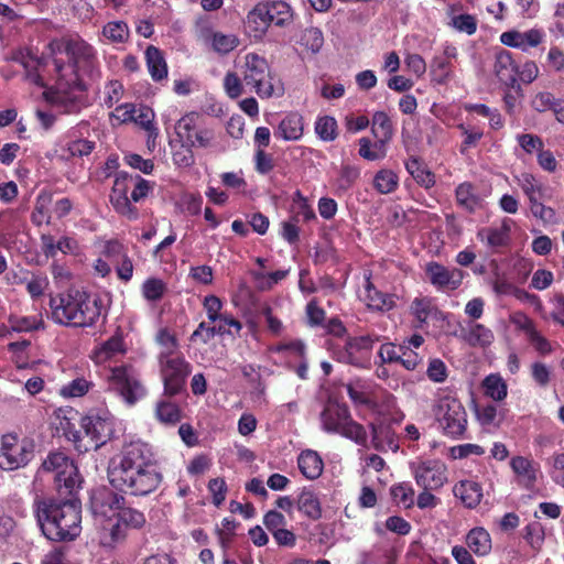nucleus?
<instances>
[{
    "label": "nucleus",
    "mask_w": 564,
    "mask_h": 564,
    "mask_svg": "<svg viewBox=\"0 0 564 564\" xmlns=\"http://www.w3.org/2000/svg\"><path fill=\"white\" fill-rule=\"evenodd\" d=\"M72 64H64L59 58L50 62L39 58L31 53L21 57V65L28 78L37 86L47 87L45 80L46 69L52 67L55 73L56 99L63 101L73 98L72 91L76 88L85 89L90 83L97 82L101 76L100 64L96 48L84 40H72L65 46Z\"/></svg>",
    "instance_id": "f257e3e1"
},
{
    "label": "nucleus",
    "mask_w": 564,
    "mask_h": 564,
    "mask_svg": "<svg viewBox=\"0 0 564 564\" xmlns=\"http://www.w3.org/2000/svg\"><path fill=\"white\" fill-rule=\"evenodd\" d=\"M108 479L117 491L143 497L155 491L162 482V474L152 446L144 442H131L108 468Z\"/></svg>",
    "instance_id": "f03ea898"
},
{
    "label": "nucleus",
    "mask_w": 564,
    "mask_h": 564,
    "mask_svg": "<svg viewBox=\"0 0 564 564\" xmlns=\"http://www.w3.org/2000/svg\"><path fill=\"white\" fill-rule=\"evenodd\" d=\"M33 513L42 534L53 542H70L82 532V503L79 499L36 497Z\"/></svg>",
    "instance_id": "7ed1b4c3"
},
{
    "label": "nucleus",
    "mask_w": 564,
    "mask_h": 564,
    "mask_svg": "<svg viewBox=\"0 0 564 564\" xmlns=\"http://www.w3.org/2000/svg\"><path fill=\"white\" fill-rule=\"evenodd\" d=\"M52 319L68 327H91L101 316L102 301L89 293L70 288L50 299Z\"/></svg>",
    "instance_id": "20e7f679"
},
{
    "label": "nucleus",
    "mask_w": 564,
    "mask_h": 564,
    "mask_svg": "<svg viewBox=\"0 0 564 564\" xmlns=\"http://www.w3.org/2000/svg\"><path fill=\"white\" fill-rule=\"evenodd\" d=\"M241 75L246 87L261 99L280 98L284 95L282 79L271 70L263 57L254 53L245 56Z\"/></svg>",
    "instance_id": "39448f33"
},
{
    "label": "nucleus",
    "mask_w": 564,
    "mask_h": 564,
    "mask_svg": "<svg viewBox=\"0 0 564 564\" xmlns=\"http://www.w3.org/2000/svg\"><path fill=\"white\" fill-rule=\"evenodd\" d=\"M322 427L327 433L339 434L357 445L367 446L368 433L356 422L347 404L328 400L321 413Z\"/></svg>",
    "instance_id": "423d86ee"
},
{
    "label": "nucleus",
    "mask_w": 564,
    "mask_h": 564,
    "mask_svg": "<svg viewBox=\"0 0 564 564\" xmlns=\"http://www.w3.org/2000/svg\"><path fill=\"white\" fill-rule=\"evenodd\" d=\"M158 361L163 383V397L173 398L185 393L187 378L192 373L193 367L184 355H159Z\"/></svg>",
    "instance_id": "0eeeda50"
},
{
    "label": "nucleus",
    "mask_w": 564,
    "mask_h": 564,
    "mask_svg": "<svg viewBox=\"0 0 564 564\" xmlns=\"http://www.w3.org/2000/svg\"><path fill=\"white\" fill-rule=\"evenodd\" d=\"M433 411L445 436L453 440L465 437L468 415L460 400L452 395L441 397Z\"/></svg>",
    "instance_id": "6e6552de"
},
{
    "label": "nucleus",
    "mask_w": 564,
    "mask_h": 564,
    "mask_svg": "<svg viewBox=\"0 0 564 564\" xmlns=\"http://www.w3.org/2000/svg\"><path fill=\"white\" fill-rule=\"evenodd\" d=\"M84 445H77L78 452L98 449L105 445L113 434V422L108 412L90 411L80 419Z\"/></svg>",
    "instance_id": "1a4fd4ad"
},
{
    "label": "nucleus",
    "mask_w": 564,
    "mask_h": 564,
    "mask_svg": "<svg viewBox=\"0 0 564 564\" xmlns=\"http://www.w3.org/2000/svg\"><path fill=\"white\" fill-rule=\"evenodd\" d=\"M108 389L113 391L129 404H135L147 394L139 375L132 366L121 365L110 369L107 376Z\"/></svg>",
    "instance_id": "9d476101"
},
{
    "label": "nucleus",
    "mask_w": 564,
    "mask_h": 564,
    "mask_svg": "<svg viewBox=\"0 0 564 564\" xmlns=\"http://www.w3.org/2000/svg\"><path fill=\"white\" fill-rule=\"evenodd\" d=\"M34 453L33 440H19L17 434H4L1 437L0 468L14 470L24 467L34 458Z\"/></svg>",
    "instance_id": "9b49d317"
},
{
    "label": "nucleus",
    "mask_w": 564,
    "mask_h": 564,
    "mask_svg": "<svg viewBox=\"0 0 564 564\" xmlns=\"http://www.w3.org/2000/svg\"><path fill=\"white\" fill-rule=\"evenodd\" d=\"M416 485L422 489H441L447 481V468L440 459L417 460L410 464Z\"/></svg>",
    "instance_id": "f8f14e48"
},
{
    "label": "nucleus",
    "mask_w": 564,
    "mask_h": 564,
    "mask_svg": "<svg viewBox=\"0 0 564 564\" xmlns=\"http://www.w3.org/2000/svg\"><path fill=\"white\" fill-rule=\"evenodd\" d=\"M379 340L377 335L347 337L344 349L338 352V360L356 367H364L370 358L373 345Z\"/></svg>",
    "instance_id": "ddd939ff"
},
{
    "label": "nucleus",
    "mask_w": 564,
    "mask_h": 564,
    "mask_svg": "<svg viewBox=\"0 0 564 564\" xmlns=\"http://www.w3.org/2000/svg\"><path fill=\"white\" fill-rule=\"evenodd\" d=\"M520 185L530 200V209L533 216L541 219L544 224H554L556 220L554 209L543 205L541 202L550 196L549 188L541 184L540 178H523Z\"/></svg>",
    "instance_id": "4468645a"
},
{
    "label": "nucleus",
    "mask_w": 564,
    "mask_h": 564,
    "mask_svg": "<svg viewBox=\"0 0 564 564\" xmlns=\"http://www.w3.org/2000/svg\"><path fill=\"white\" fill-rule=\"evenodd\" d=\"M397 422L388 419H377L369 424L371 430V445L378 452L392 451L397 453L400 448V437L395 431Z\"/></svg>",
    "instance_id": "2eb2a0df"
},
{
    "label": "nucleus",
    "mask_w": 564,
    "mask_h": 564,
    "mask_svg": "<svg viewBox=\"0 0 564 564\" xmlns=\"http://www.w3.org/2000/svg\"><path fill=\"white\" fill-rule=\"evenodd\" d=\"M124 503L122 495L105 486L91 490L89 508L96 517L110 518L117 514L120 506Z\"/></svg>",
    "instance_id": "dca6fc26"
},
{
    "label": "nucleus",
    "mask_w": 564,
    "mask_h": 564,
    "mask_svg": "<svg viewBox=\"0 0 564 564\" xmlns=\"http://www.w3.org/2000/svg\"><path fill=\"white\" fill-rule=\"evenodd\" d=\"M425 273L431 284L442 291L458 289L464 279V272L460 269H447L436 261L426 264Z\"/></svg>",
    "instance_id": "f3484780"
},
{
    "label": "nucleus",
    "mask_w": 564,
    "mask_h": 564,
    "mask_svg": "<svg viewBox=\"0 0 564 564\" xmlns=\"http://www.w3.org/2000/svg\"><path fill=\"white\" fill-rule=\"evenodd\" d=\"M512 220L505 218L498 227H484L477 231V239L485 243L492 253H501L511 242Z\"/></svg>",
    "instance_id": "a211bd4d"
},
{
    "label": "nucleus",
    "mask_w": 564,
    "mask_h": 564,
    "mask_svg": "<svg viewBox=\"0 0 564 564\" xmlns=\"http://www.w3.org/2000/svg\"><path fill=\"white\" fill-rule=\"evenodd\" d=\"M545 40V32L540 28H532L527 31L510 30L501 33L500 42L509 47L528 52L538 47Z\"/></svg>",
    "instance_id": "6ab92c4d"
},
{
    "label": "nucleus",
    "mask_w": 564,
    "mask_h": 564,
    "mask_svg": "<svg viewBox=\"0 0 564 564\" xmlns=\"http://www.w3.org/2000/svg\"><path fill=\"white\" fill-rule=\"evenodd\" d=\"M127 181L128 178H115L110 202L118 214L132 220L138 218L139 213L128 197Z\"/></svg>",
    "instance_id": "aec40b11"
},
{
    "label": "nucleus",
    "mask_w": 564,
    "mask_h": 564,
    "mask_svg": "<svg viewBox=\"0 0 564 564\" xmlns=\"http://www.w3.org/2000/svg\"><path fill=\"white\" fill-rule=\"evenodd\" d=\"M510 467L518 477V484L532 490L538 479L539 466L532 459L523 456H514L510 460Z\"/></svg>",
    "instance_id": "412c9836"
},
{
    "label": "nucleus",
    "mask_w": 564,
    "mask_h": 564,
    "mask_svg": "<svg viewBox=\"0 0 564 564\" xmlns=\"http://www.w3.org/2000/svg\"><path fill=\"white\" fill-rule=\"evenodd\" d=\"M80 482L82 479L75 466L59 470L55 475V487L58 494L56 499H77L76 494L80 488Z\"/></svg>",
    "instance_id": "4be33fe9"
},
{
    "label": "nucleus",
    "mask_w": 564,
    "mask_h": 564,
    "mask_svg": "<svg viewBox=\"0 0 564 564\" xmlns=\"http://www.w3.org/2000/svg\"><path fill=\"white\" fill-rule=\"evenodd\" d=\"M269 14V11L267 10V7L263 6V2L258 3L248 14L245 22V29L246 33L259 41L262 40L265 35L270 22L269 18L267 17Z\"/></svg>",
    "instance_id": "5701e85b"
},
{
    "label": "nucleus",
    "mask_w": 564,
    "mask_h": 564,
    "mask_svg": "<svg viewBox=\"0 0 564 564\" xmlns=\"http://www.w3.org/2000/svg\"><path fill=\"white\" fill-rule=\"evenodd\" d=\"M494 72L501 84L507 87L514 86L517 82L518 67L510 52L500 50L496 53Z\"/></svg>",
    "instance_id": "b1692460"
},
{
    "label": "nucleus",
    "mask_w": 564,
    "mask_h": 564,
    "mask_svg": "<svg viewBox=\"0 0 564 564\" xmlns=\"http://www.w3.org/2000/svg\"><path fill=\"white\" fill-rule=\"evenodd\" d=\"M365 301L369 310L378 312H388L395 306L394 295L376 289L370 274L366 275Z\"/></svg>",
    "instance_id": "393cba45"
},
{
    "label": "nucleus",
    "mask_w": 564,
    "mask_h": 564,
    "mask_svg": "<svg viewBox=\"0 0 564 564\" xmlns=\"http://www.w3.org/2000/svg\"><path fill=\"white\" fill-rule=\"evenodd\" d=\"M303 117L297 112H290L282 118L274 135L284 141H299L303 137Z\"/></svg>",
    "instance_id": "a878e982"
},
{
    "label": "nucleus",
    "mask_w": 564,
    "mask_h": 564,
    "mask_svg": "<svg viewBox=\"0 0 564 564\" xmlns=\"http://www.w3.org/2000/svg\"><path fill=\"white\" fill-rule=\"evenodd\" d=\"M345 388L349 399L356 406L364 405L370 410L377 409L378 402L372 394L371 386L367 381L357 379L348 382Z\"/></svg>",
    "instance_id": "bb28decb"
},
{
    "label": "nucleus",
    "mask_w": 564,
    "mask_h": 564,
    "mask_svg": "<svg viewBox=\"0 0 564 564\" xmlns=\"http://www.w3.org/2000/svg\"><path fill=\"white\" fill-rule=\"evenodd\" d=\"M453 494L466 508L474 509L481 501L482 488L477 481L460 480L454 486Z\"/></svg>",
    "instance_id": "cd10ccee"
},
{
    "label": "nucleus",
    "mask_w": 564,
    "mask_h": 564,
    "mask_svg": "<svg viewBox=\"0 0 564 564\" xmlns=\"http://www.w3.org/2000/svg\"><path fill=\"white\" fill-rule=\"evenodd\" d=\"M297 467L305 478L315 480L323 473L324 462L316 451L305 449L297 457Z\"/></svg>",
    "instance_id": "c85d7f7f"
},
{
    "label": "nucleus",
    "mask_w": 564,
    "mask_h": 564,
    "mask_svg": "<svg viewBox=\"0 0 564 564\" xmlns=\"http://www.w3.org/2000/svg\"><path fill=\"white\" fill-rule=\"evenodd\" d=\"M130 30L124 21L116 20L106 23L100 32L99 41L110 44H121L128 41Z\"/></svg>",
    "instance_id": "c756f323"
},
{
    "label": "nucleus",
    "mask_w": 564,
    "mask_h": 564,
    "mask_svg": "<svg viewBox=\"0 0 564 564\" xmlns=\"http://www.w3.org/2000/svg\"><path fill=\"white\" fill-rule=\"evenodd\" d=\"M297 509L308 519L316 521L322 518V505L317 495L304 488L297 498Z\"/></svg>",
    "instance_id": "7c9ffc66"
},
{
    "label": "nucleus",
    "mask_w": 564,
    "mask_h": 564,
    "mask_svg": "<svg viewBox=\"0 0 564 564\" xmlns=\"http://www.w3.org/2000/svg\"><path fill=\"white\" fill-rule=\"evenodd\" d=\"M145 61L153 80L160 82L167 77V65L163 53L158 47L151 45L145 50Z\"/></svg>",
    "instance_id": "2f4dec72"
},
{
    "label": "nucleus",
    "mask_w": 564,
    "mask_h": 564,
    "mask_svg": "<svg viewBox=\"0 0 564 564\" xmlns=\"http://www.w3.org/2000/svg\"><path fill=\"white\" fill-rule=\"evenodd\" d=\"M466 544L478 556H484L491 550L490 535L484 528L471 529L466 536Z\"/></svg>",
    "instance_id": "473e14b6"
},
{
    "label": "nucleus",
    "mask_w": 564,
    "mask_h": 564,
    "mask_svg": "<svg viewBox=\"0 0 564 564\" xmlns=\"http://www.w3.org/2000/svg\"><path fill=\"white\" fill-rule=\"evenodd\" d=\"M475 413L480 425L487 429H498L503 421V413L494 403L476 405Z\"/></svg>",
    "instance_id": "72a5a7b5"
},
{
    "label": "nucleus",
    "mask_w": 564,
    "mask_h": 564,
    "mask_svg": "<svg viewBox=\"0 0 564 564\" xmlns=\"http://www.w3.org/2000/svg\"><path fill=\"white\" fill-rule=\"evenodd\" d=\"M267 7L270 24L285 26L292 22L293 13L291 7L284 1L263 2Z\"/></svg>",
    "instance_id": "f704fd0d"
},
{
    "label": "nucleus",
    "mask_w": 564,
    "mask_h": 564,
    "mask_svg": "<svg viewBox=\"0 0 564 564\" xmlns=\"http://www.w3.org/2000/svg\"><path fill=\"white\" fill-rule=\"evenodd\" d=\"M484 394L494 401H502L508 394V386L498 373L488 375L481 382Z\"/></svg>",
    "instance_id": "c9c22d12"
},
{
    "label": "nucleus",
    "mask_w": 564,
    "mask_h": 564,
    "mask_svg": "<svg viewBox=\"0 0 564 564\" xmlns=\"http://www.w3.org/2000/svg\"><path fill=\"white\" fill-rule=\"evenodd\" d=\"M169 398L158 401L155 406L156 419L164 424L175 425L182 419L180 406L167 400Z\"/></svg>",
    "instance_id": "e433bc0d"
},
{
    "label": "nucleus",
    "mask_w": 564,
    "mask_h": 564,
    "mask_svg": "<svg viewBox=\"0 0 564 564\" xmlns=\"http://www.w3.org/2000/svg\"><path fill=\"white\" fill-rule=\"evenodd\" d=\"M390 495L394 502L405 509H411L415 505V491L411 482L401 481L390 488Z\"/></svg>",
    "instance_id": "4c0bfd02"
},
{
    "label": "nucleus",
    "mask_w": 564,
    "mask_h": 564,
    "mask_svg": "<svg viewBox=\"0 0 564 564\" xmlns=\"http://www.w3.org/2000/svg\"><path fill=\"white\" fill-rule=\"evenodd\" d=\"M463 337L473 347H487L494 341L492 330L478 323L473 324Z\"/></svg>",
    "instance_id": "58836bf2"
},
{
    "label": "nucleus",
    "mask_w": 564,
    "mask_h": 564,
    "mask_svg": "<svg viewBox=\"0 0 564 564\" xmlns=\"http://www.w3.org/2000/svg\"><path fill=\"white\" fill-rule=\"evenodd\" d=\"M208 43L216 53L225 55L239 45V39L231 33L212 32L208 37Z\"/></svg>",
    "instance_id": "ea45409f"
},
{
    "label": "nucleus",
    "mask_w": 564,
    "mask_h": 564,
    "mask_svg": "<svg viewBox=\"0 0 564 564\" xmlns=\"http://www.w3.org/2000/svg\"><path fill=\"white\" fill-rule=\"evenodd\" d=\"M371 131L375 138L383 143H388L393 134V128L390 118L383 111H378L372 117Z\"/></svg>",
    "instance_id": "a19ab883"
},
{
    "label": "nucleus",
    "mask_w": 564,
    "mask_h": 564,
    "mask_svg": "<svg viewBox=\"0 0 564 564\" xmlns=\"http://www.w3.org/2000/svg\"><path fill=\"white\" fill-rule=\"evenodd\" d=\"M453 62L435 55L430 63V73L436 84H446L452 78Z\"/></svg>",
    "instance_id": "79ce46f5"
},
{
    "label": "nucleus",
    "mask_w": 564,
    "mask_h": 564,
    "mask_svg": "<svg viewBox=\"0 0 564 564\" xmlns=\"http://www.w3.org/2000/svg\"><path fill=\"white\" fill-rule=\"evenodd\" d=\"M116 516L127 529L139 530L143 528L147 522L142 511L132 507H126L124 505L120 506Z\"/></svg>",
    "instance_id": "37998d69"
},
{
    "label": "nucleus",
    "mask_w": 564,
    "mask_h": 564,
    "mask_svg": "<svg viewBox=\"0 0 564 564\" xmlns=\"http://www.w3.org/2000/svg\"><path fill=\"white\" fill-rule=\"evenodd\" d=\"M142 296L149 302H158L167 292L166 283L159 278H148L141 286Z\"/></svg>",
    "instance_id": "c03bdc74"
},
{
    "label": "nucleus",
    "mask_w": 564,
    "mask_h": 564,
    "mask_svg": "<svg viewBox=\"0 0 564 564\" xmlns=\"http://www.w3.org/2000/svg\"><path fill=\"white\" fill-rule=\"evenodd\" d=\"M387 153V144L376 140L371 142L368 138L359 140V155L368 161H376L384 158Z\"/></svg>",
    "instance_id": "a18cd8bd"
},
{
    "label": "nucleus",
    "mask_w": 564,
    "mask_h": 564,
    "mask_svg": "<svg viewBox=\"0 0 564 564\" xmlns=\"http://www.w3.org/2000/svg\"><path fill=\"white\" fill-rule=\"evenodd\" d=\"M300 44L312 54L319 52L324 44V36L319 29L308 28L301 34Z\"/></svg>",
    "instance_id": "49530a36"
},
{
    "label": "nucleus",
    "mask_w": 564,
    "mask_h": 564,
    "mask_svg": "<svg viewBox=\"0 0 564 564\" xmlns=\"http://www.w3.org/2000/svg\"><path fill=\"white\" fill-rule=\"evenodd\" d=\"M457 203L469 213H473L478 205V196L469 182L462 183L456 189Z\"/></svg>",
    "instance_id": "de8ad7c7"
},
{
    "label": "nucleus",
    "mask_w": 564,
    "mask_h": 564,
    "mask_svg": "<svg viewBox=\"0 0 564 564\" xmlns=\"http://www.w3.org/2000/svg\"><path fill=\"white\" fill-rule=\"evenodd\" d=\"M95 148V142L85 139L65 141L63 150L68 158H83L89 155Z\"/></svg>",
    "instance_id": "09e8293b"
},
{
    "label": "nucleus",
    "mask_w": 564,
    "mask_h": 564,
    "mask_svg": "<svg viewBox=\"0 0 564 564\" xmlns=\"http://www.w3.org/2000/svg\"><path fill=\"white\" fill-rule=\"evenodd\" d=\"M315 132L323 141H333L337 137V121L334 117H318L315 122Z\"/></svg>",
    "instance_id": "8fccbe9b"
},
{
    "label": "nucleus",
    "mask_w": 564,
    "mask_h": 564,
    "mask_svg": "<svg viewBox=\"0 0 564 564\" xmlns=\"http://www.w3.org/2000/svg\"><path fill=\"white\" fill-rule=\"evenodd\" d=\"M127 528L117 518L116 523L111 524L108 530H105L101 536V544L104 546L113 547L116 544L123 542L127 538Z\"/></svg>",
    "instance_id": "3c124183"
},
{
    "label": "nucleus",
    "mask_w": 564,
    "mask_h": 564,
    "mask_svg": "<svg viewBox=\"0 0 564 564\" xmlns=\"http://www.w3.org/2000/svg\"><path fill=\"white\" fill-rule=\"evenodd\" d=\"M93 383L85 378H76L64 384L61 389V394L65 398H79L85 395Z\"/></svg>",
    "instance_id": "603ef678"
},
{
    "label": "nucleus",
    "mask_w": 564,
    "mask_h": 564,
    "mask_svg": "<svg viewBox=\"0 0 564 564\" xmlns=\"http://www.w3.org/2000/svg\"><path fill=\"white\" fill-rule=\"evenodd\" d=\"M156 343L162 347V350L159 355H178V340L174 334H172L167 328H161L155 337Z\"/></svg>",
    "instance_id": "864d4df0"
},
{
    "label": "nucleus",
    "mask_w": 564,
    "mask_h": 564,
    "mask_svg": "<svg viewBox=\"0 0 564 564\" xmlns=\"http://www.w3.org/2000/svg\"><path fill=\"white\" fill-rule=\"evenodd\" d=\"M243 79L235 72H228L224 77V89L227 96L231 99H236L243 94L245 87Z\"/></svg>",
    "instance_id": "5fc2aeb1"
},
{
    "label": "nucleus",
    "mask_w": 564,
    "mask_h": 564,
    "mask_svg": "<svg viewBox=\"0 0 564 564\" xmlns=\"http://www.w3.org/2000/svg\"><path fill=\"white\" fill-rule=\"evenodd\" d=\"M124 93L123 85L119 80H109L104 89V104L111 108L118 104Z\"/></svg>",
    "instance_id": "6e6d98bb"
},
{
    "label": "nucleus",
    "mask_w": 564,
    "mask_h": 564,
    "mask_svg": "<svg viewBox=\"0 0 564 564\" xmlns=\"http://www.w3.org/2000/svg\"><path fill=\"white\" fill-rule=\"evenodd\" d=\"M281 236L290 245H296L300 241V227L297 216H292L290 219L282 221Z\"/></svg>",
    "instance_id": "4d7b16f0"
},
{
    "label": "nucleus",
    "mask_w": 564,
    "mask_h": 564,
    "mask_svg": "<svg viewBox=\"0 0 564 564\" xmlns=\"http://www.w3.org/2000/svg\"><path fill=\"white\" fill-rule=\"evenodd\" d=\"M274 352H284L289 351L295 357L300 359H305L306 357V345L302 339H292L290 341L279 343L273 348Z\"/></svg>",
    "instance_id": "13d9d810"
},
{
    "label": "nucleus",
    "mask_w": 564,
    "mask_h": 564,
    "mask_svg": "<svg viewBox=\"0 0 564 564\" xmlns=\"http://www.w3.org/2000/svg\"><path fill=\"white\" fill-rule=\"evenodd\" d=\"M68 466H74L72 462H69L68 457L63 453H51L46 459L42 463V468L47 471L55 470L56 474L59 470L68 469Z\"/></svg>",
    "instance_id": "bf43d9fd"
},
{
    "label": "nucleus",
    "mask_w": 564,
    "mask_h": 564,
    "mask_svg": "<svg viewBox=\"0 0 564 564\" xmlns=\"http://www.w3.org/2000/svg\"><path fill=\"white\" fill-rule=\"evenodd\" d=\"M223 306H224V304H223L221 300L217 295H214V294L205 296V299L203 301V307L207 314L208 319L212 323H216L219 321V318L224 314L221 312Z\"/></svg>",
    "instance_id": "052dcab7"
},
{
    "label": "nucleus",
    "mask_w": 564,
    "mask_h": 564,
    "mask_svg": "<svg viewBox=\"0 0 564 564\" xmlns=\"http://www.w3.org/2000/svg\"><path fill=\"white\" fill-rule=\"evenodd\" d=\"M50 282L44 274H33L26 281V291L33 300L41 297L47 289Z\"/></svg>",
    "instance_id": "680f3d73"
},
{
    "label": "nucleus",
    "mask_w": 564,
    "mask_h": 564,
    "mask_svg": "<svg viewBox=\"0 0 564 564\" xmlns=\"http://www.w3.org/2000/svg\"><path fill=\"white\" fill-rule=\"evenodd\" d=\"M207 488L212 494L213 503L216 507L221 506L226 499V494L228 490L225 479L220 477L213 478L208 481Z\"/></svg>",
    "instance_id": "e2e57ef3"
},
{
    "label": "nucleus",
    "mask_w": 564,
    "mask_h": 564,
    "mask_svg": "<svg viewBox=\"0 0 564 564\" xmlns=\"http://www.w3.org/2000/svg\"><path fill=\"white\" fill-rule=\"evenodd\" d=\"M399 364L402 365L406 370H415L419 365L422 364V357L414 349H410V346H406L405 343L401 344V352H400Z\"/></svg>",
    "instance_id": "0e129e2a"
},
{
    "label": "nucleus",
    "mask_w": 564,
    "mask_h": 564,
    "mask_svg": "<svg viewBox=\"0 0 564 564\" xmlns=\"http://www.w3.org/2000/svg\"><path fill=\"white\" fill-rule=\"evenodd\" d=\"M401 345L384 343L378 350V357L382 364H399L401 358Z\"/></svg>",
    "instance_id": "69168bd1"
},
{
    "label": "nucleus",
    "mask_w": 564,
    "mask_h": 564,
    "mask_svg": "<svg viewBox=\"0 0 564 564\" xmlns=\"http://www.w3.org/2000/svg\"><path fill=\"white\" fill-rule=\"evenodd\" d=\"M411 313L420 322L424 323L429 318L432 310L431 300L427 297H416L411 303Z\"/></svg>",
    "instance_id": "338daca9"
},
{
    "label": "nucleus",
    "mask_w": 564,
    "mask_h": 564,
    "mask_svg": "<svg viewBox=\"0 0 564 564\" xmlns=\"http://www.w3.org/2000/svg\"><path fill=\"white\" fill-rule=\"evenodd\" d=\"M452 25L458 32L471 35L477 30V21L470 14H458L452 18Z\"/></svg>",
    "instance_id": "774afa93"
}]
</instances>
